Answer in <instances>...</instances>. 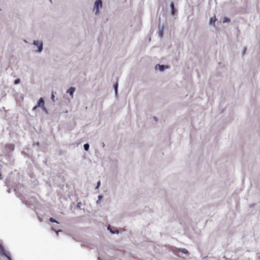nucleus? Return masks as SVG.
<instances>
[{
    "mask_svg": "<svg viewBox=\"0 0 260 260\" xmlns=\"http://www.w3.org/2000/svg\"><path fill=\"white\" fill-rule=\"evenodd\" d=\"M89 146L88 144H85L84 145V148L86 151H88L89 149Z\"/></svg>",
    "mask_w": 260,
    "mask_h": 260,
    "instance_id": "9",
    "label": "nucleus"
},
{
    "mask_svg": "<svg viewBox=\"0 0 260 260\" xmlns=\"http://www.w3.org/2000/svg\"><path fill=\"white\" fill-rule=\"evenodd\" d=\"M33 44L38 47L39 52H41L43 49V44L42 42H40L39 41H34Z\"/></svg>",
    "mask_w": 260,
    "mask_h": 260,
    "instance_id": "4",
    "label": "nucleus"
},
{
    "mask_svg": "<svg viewBox=\"0 0 260 260\" xmlns=\"http://www.w3.org/2000/svg\"><path fill=\"white\" fill-rule=\"evenodd\" d=\"M100 184H101L100 181H99V182H98V184H97V186H96V188H99V186H100Z\"/></svg>",
    "mask_w": 260,
    "mask_h": 260,
    "instance_id": "16",
    "label": "nucleus"
},
{
    "mask_svg": "<svg viewBox=\"0 0 260 260\" xmlns=\"http://www.w3.org/2000/svg\"><path fill=\"white\" fill-rule=\"evenodd\" d=\"M171 10H172V15H175L176 12V10L175 9L173 3H172L171 4Z\"/></svg>",
    "mask_w": 260,
    "mask_h": 260,
    "instance_id": "8",
    "label": "nucleus"
},
{
    "mask_svg": "<svg viewBox=\"0 0 260 260\" xmlns=\"http://www.w3.org/2000/svg\"><path fill=\"white\" fill-rule=\"evenodd\" d=\"M44 104L45 103L44 99L42 98H41L38 101L37 104L33 108V110H36L37 108H38L39 107H42L43 108L45 109Z\"/></svg>",
    "mask_w": 260,
    "mask_h": 260,
    "instance_id": "2",
    "label": "nucleus"
},
{
    "mask_svg": "<svg viewBox=\"0 0 260 260\" xmlns=\"http://www.w3.org/2000/svg\"><path fill=\"white\" fill-rule=\"evenodd\" d=\"M230 19L229 18H228V17L224 18L223 22H230Z\"/></svg>",
    "mask_w": 260,
    "mask_h": 260,
    "instance_id": "13",
    "label": "nucleus"
},
{
    "mask_svg": "<svg viewBox=\"0 0 260 260\" xmlns=\"http://www.w3.org/2000/svg\"><path fill=\"white\" fill-rule=\"evenodd\" d=\"M162 32L161 31L160 33L161 36L162 35Z\"/></svg>",
    "mask_w": 260,
    "mask_h": 260,
    "instance_id": "20",
    "label": "nucleus"
},
{
    "mask_svg": "<svg viewBox=\"0 0 260 260\" xmlns=\"http://www.w3.org/2000/svg\"><path fill=\"white\" fill-rule=\"evenodd\" d=\"M216 20V17L214 16L213 17H211L210 19V24L211 25H215V22Z\"/></svg>",
    "mask_w": 260,
    "mask_h": 260,
    "instance_id": "7",
    "label": "nucleus"
},
{
    "mask_svg": "<svg viewBox=\"0 0 260 260\" xmlns=\"http://www.w3.org/2000/svg\"><path fill=\"white\" fill-rule=\"evenodd\" d=\"M20 82V80L19 79H17L15 80L14 83L15 84H17L19 83Z\"/></svg>",
    "mask_w": 260,
    "mask_h": 260,
    "instance_id": "14",
    "label": "nucleus"
},
{
    "mask_svg": "<svg viewBox=\"0 0 260 260\" xmlns=\"http://www.w3.org/2000/svg\"><path fill=\"white\" fill-rule=\"evenodd\" d=\"M183 253H187V250L185 249H183L181 251Z\"/></svg>",
    "mask_w": 260,
    "mask_h": 260,
    "instance_id": "15",
    "label": "nucleus"
},
{
    "mask_svg": "<svg viewBox=\"0 0 260 260\" xmlns=\"http://www.w3.org/2000/svg\"><path fill=\"white\" fill-rule=\"evenodd\" d=\"M75 90V88L73 87H70L67 91V93H69L72 97L73 96V93Z\"/></svg>",
    "mask_w": 260,
    "mask_h": 260,
    "instance_id": "6",
    "label": "nucleus"
},
{
    "mask_svg": "<svg viewBox=\"0 0 260 260\" xmlns=\"http://www.w3.org/2000/svg\"><path fill=\"white\" fill-rule=\"evenodd\" d=\"M54 95H53V94H52V98L53 99V98H54Z\"/></svg>",
    "mask_w": 260,
    "mask_h": 260,
    "instance_id": "17",
    "label": "nucleus"
},
{
    "mask_svg": "<svg viewBox=\"0 0 260 260\" xmlns=\"http://www.w3.org/2000/svg\"><path fill=\"white\" fill-rule=\"evenodd\" d=\"M114 87L115 92L116 93L117 91V88H118V83H116L115 84H114Z\"/></svg>",
    "mask_w": 260,
    "mask_h": 260,
    "instance_id": "12",
    "label": "nucleus"
},
{
    "mask_svg": "<svg viewBox=\"0 0 260 260\" xmlns=\"http://www.w3.org/2000/svg\"><path fill=\"white\" fill-rule=\"evenodd\" d=\"M61 232V230H59L57 231V232Z\"/></svg>",
    "mask_w": 260,
    "mask_h": 260,
    "instance_id": "19",
    "label": "nucleus"
},
{
    "mask_svg": "<svg viewBox=\"0 0 260 260\" xmlns=\"http://www.w3.org/2000/svg\"><path fill=\"white\" fill-rule=\"evenodd\" d=\"M102 6V2L101 0H97L94 4V9L96 10L95 14H98L99 13L100 7Z\"/></svg>",
    "mask_w": 260,
    "mask_h": 260,
    "instance_id": "3",
    "label": "nucleus"
},
{
    "mask_svg": "<svg viewBox=\"0 0 260 260\" xmlns=\"http://www.w3.org/2000/svg\"><path fill=\"white\" fill-rule=\"evenodd\" d=\"M0 254L2 256H6L9 260H12L9 252L5 249L2 244H0Z\"/></svg>",
    "mask_w": 260,
    "mask_h": 260,
    "instance_id": "1",
    "label": "nucleus"
},
{
    "mask_svg": "<svg viewBox=\"0 0 260 260\" xmlns=\"http://www.w3.org/2000/svg\"><path fill=\"white\" fill-rule=\"evenodd\" d=\"M166 68H167L168 66L160 64L156 65L155 67L156 69H158L160 71H163Z\"/></svg>",
    "mask_w": 260,
    "mask_h": 260,
    "instance_id": "5",
    "label": "nucleus"
},
{
    "mask_svg": "<svg viewBox=\"0 0 260 260\" xmlns=\"http://www.w3.org/2000/svg\"><path fill=\"white\" fill-rule=\"evenodd\" d=\"M108 229L109 230H110V232L112 234H115V233H118V231H116V232H115V231H113V230H112L111 229H110V226L109 225L108 227Z\"/></svg>",
    "mask_w": 260,
    "mask_h": 260,
    "instance_id": "10",
    "label": "nucleus"
},
{
    "mask_svg": "<svg viewBox=\"0 0 260 260\" xmlns=\"http://www.w3.org/2000/svg\"><path fill=\"white\" fill-rule=\"evenodd\" d=\"M49 221H50V222H56V223H58V222H57V221L55 219H54V218H52V217H50V218H49Z\"/></svg>",
    "mask_w": 260,
    "mask_h": 260,
    "instance_id": "11",
    "label": "nucleus"
},
{
    "mask_svg": "<svg viewBox=\"0 0 260 260\" xmlns=\"http://www.w3.org/2000/svg\"><path fill=\"white\" fill-rule=\"evenodd\" d=\"M52 230H53V231H55V232H56V230H55V229H54L53 228H52Z\"/></svg>",
    "mask_w": 260,
    "mask_h": 260,
    "instance_id": "18",
    "label": "nucleus"
}]
</instances>
